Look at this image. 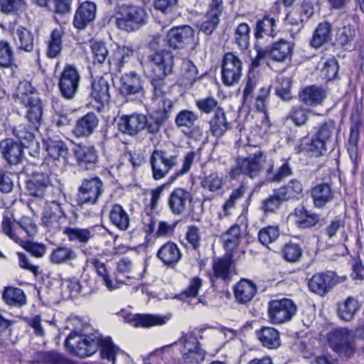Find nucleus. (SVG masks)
<instances>
[{
    "label": "nucleus",
    "mask_w": 364,
    "mask_h": 364,
    "mask_svg": "<svg viewBox=\"0 0 364 364\" xmlns=\"http://www.w3.org/2000/svg\"><path fill=\"white\" fill-rule=\"evenodd\" d=\"M46 168V164H42L40 171H35L27 183L29 194L36 198H46L47 200L51 198L48 195L50 193L53 195V197L61 196L63 193L60 188L54 187L53 179L55 176Z\"/></svg>",
    "instance_id": "1"
},
{
    "label": "nucleus",
    "mask_w": 364,
    "mask_h": 364,
    "mask_svg": "<svg viewBox=\"0 0 364 364\" xmlns=\"http://www.w3.org/2000/svg\"><path fill=\"white\" fill-rule=\"evenodd\" d=\"M100 341V336L85 335L74 331L65 339V346L71 354L85 358L92 355L98 350Z\"/></svg>",
    "instance_id": "2"
},
{
    "label": "nucleus",
    "mask_w": 364,
    "mask_h": 364,
    "mask_svg": "<svg viewBox=\"0 0 364 364\" xmlns=\"http://www.w3.org/2000/svg\"><path fill=\"white\" fill-rule=\"evenodd\" d=\"M16 96L21 103L28 109L26 117L33 125L41 123L43 116V106L36 90L28 81L21 82L17 87Z\"/></svg>",
    "instance_id": "3"
},
{
    "label": "nucleus",
    "mask_w": 364,
    "mask_h": 364,
    "mask_svg": "<svg viewBox=\"0 0 364 364\" xmlns=\"http://www.w3.org/2000/svg\"><path fill=\"white\" fill-rule=\"evenodd\" d=\"M355 331L346 328L338 327L327 333V341L330 348L341 357L352 358L356 349Z\"/></svg>",
    "instance_id": "4"
},
{
    "label": "nucleus",
    "mask_w": 364,
    "mask_h": 364,
    "mask_svg": "<svg viewBox=\"0 0 364 364\" xmlns=\"http://www.w3.org/2000/svg\"><path fill=\"white\" fill-rule=\"evenodd\" d=\"M148 21L149 14L146 9L134 5L121 6L116 18L117 27L127 32L139 30L145 26Z\"/></svg>",
    "instance_id": "5"
},
{
    "label": "nucleus",
    "mask_w": 364,
    "mask_h": 364,
    "mask_svg": "<svg viewBox=\"0 0 364 364\" xmlns=\"http://www.w3.org/2000/svg\"><path fill=\"white\" fill-rule=\"evenodd\" d=\"M61 196H55L47 199L43 207L41 221L43 225L46 227L49 231L56 232L62 231L65 227L67 223V215L63 210V204Z\"/></svg>",
    "instance_id": "6"
},
{
    "label": "nucleus",
    "mask_w": 364,
    "mask_h": 364,
    "mask_svg": "<svg viewBox=\"0 0 364 364\" xmlns=\"http://www.w3.org/2000/svg\"><path fill=\"white\" fill-rule=\"evenodd\" d=\"M105 191L103 181L98 176L83 178L77 188L75 196L77 205H95Z\"/></svg>",
    "instance_id": "7"
},
{
    "label": "nucleus",
    "mask_w": 364,
    "mask_h": 364,
    "mask_svg": "<svg viewBox=\"0 0 364 364\" xmlns=\"http://www.w3.org/2000/svg\"><path fill=\"white\" fill-rule=\"evenodd\" d=\"M177 345L181 346L180 351L185 363L198 364L204 360L205 353L200 348V343L193 333H185L183 332L178 341L170 344L171 354H172V348Z\"/></svg>",
    "instance_id": "8"
},
{
    "label": "nucleus",
    "mask_w": 364,
    "mask_h": 364,
    "mask_svg": "<svg viewBox=\"0 0 364 364\" xmlns=\"http://www.w3.org/2000/svg\"><path fill=\"white\" fill-rule=\"evenodd\" d=\"M257 51L256 59L253 61L255 65H258L257 60L269 58L275 62L282 63L290 58L293 52L294 45L287 41L280 40L271 46L262 48L255 45Z\"/></svg>",
    "instance_id": "9"
},
{
    "label": "nucleus",
    "mask_w": 364,
    "mask_h": 364,
    "mask_svg": "<svg viewBox=\"0 0 364 364\" xmlns=\"http://www.w3.org/2000/svg\"><path fill=\"white\" fill-rule=\"evenodd\" d=\"M153 178L160 180L164 178L169 171L178 164V155L156 149L152 152L150 158Z\"/></svg>",
    "instance_id": "10"
},
{
    "label": "nucleus",
    "mask_w": 364,
    "mask_h": 364,
    "mask_svg": "<svg viewBox=\"0 0 364 364\" xmlns=\"http://www.w3.org/2000/svg\"><path fill=\"white\" fill-rule=\"evenodd\" d=\"M297 311L296 304L289 299L272 300L269 302L268 315L273 324L289 321Z\"/></svg>",
    "instance_id": "11"
},
{
    "label": "nucleus",
    "mask_w": 364,
    "mask_h": 364,
    "mask_svg": "<svg viewBox=\"0 0 364 364\" xmlns=\"http://www.w3.org/2000/svg\"><path fill=\"white\" fill-rule=\"evenodd\" d=\"M80 79V75L74 66L68 65L65 67L58 82L60 92L65 99L73 100L75 97Z\"/></svg>",
    "instance_id": "12"
},
{
    "label": "nucleus",
    "mask_w": 364,
    "mask_h": 364,
    "mask_svg": "<svg viewBox=\"0 0 364 364\" xmlns=\"http://www.w3.org/2000/svg\"><path fill=\"white\" fill-rule=\"evenodd\" d=\"M149 67L151 69L149 75H169L172 73L173 56L165 49L151 53L147 57Z\"/></svg>",
    "instance_id": "13"
},
{
    "label": "nucleus",
    "mask_w": 364,
    "mask_h": 364,
    "mask_svg": "<svg viewBox=\"0 0 364 364\" xmlns=\"http://www.w3.org/2000/svg\"><path fill=\"white\" fill-rule=\"evenodd\" d=\"M173 107L171 100H164L162 103L155 105L153 112L146 118V127L149 133H159L162 125L168 119Z\"/></svg>",
    "instance_id": "14"
},
{
    "label": "nucleus",
    "mask_w": 364,
    "mask_h": 364,
    "mask_svg": "<svg viewBox=\"0 0 364 364\" xmlns=\"http://www.w3.org/2000/svg\"><path fill=\"white\" fill-rule=\"evenodd\" d=\"M242 63L233 53H226L223 60L222 80L224 85L232 86L238 83L242 75Z\"/></svg>",
    "instance_id": "15"
},
{
    "label": "nucleus",
    "mask_w": 364,
    "mask_h": 364,
    "mask_svg": "<svg viewBox=\"0 0 364 364\" xmlns=\"http://www.w3.org/2000/svg\"><path fill=\"white\" fill-rule=\"evenodd\" d=\"M144 80L135 71L123 74L120 77L119 92L126 97L142 95L144 92Z\"/></svg>",
    "instance_id": "16"
},
{
    "label": "nucleus",
    "mask_w": 364,
    "mask_h": 364,
    "mask_svg": "<svg viewBox=\"0 0 364 364\" xmlns=\"http://www.w3.org/2000/svg\"><path fill=\"white\" fill-rule=\"evenodd\" d=\"M194 31L189 26L172 28L166 34L165 41L173 49H183L193 42Z\"/></svg>",
    "instance_id": "17"
},
{
    "label": "nucleus",
    "mask_w": 364,
    "mask_h": 364,
    "mask_svg": "<svg viewBox=\"0 0 364 364\" xmlns=\"http://www.w3.org/2000/svg\"><path fill=\"white\" fill-rule=\"evenodd\" d=\"M73 154L77 165L82 170H93L97 166L98 152L93 146L82 144L75 145L73 148Z\"/></svg>",
    "instance_id": "18"
},
{
    "label": "nucleus",
    "mask_w": 364,
    "mask_h": 364,
    "mask_svg": "<svg viewBox=\"0 0 364 364\" xmlns=\"http://www.w3.org/2000/svg\"><path fill=\"white\" fill-rule=\"evenodd\" d=\"M193 201V196L183 188H176L170 194L168 205L171 213L176 215L183 214Z\"/></svg>",
    "instance_id": "19"
},
{
    "label": "nucleus",
    "mask_w": 364,
    "mask_h": 364,
    "mask_svg": "<svg viewBox=\"0 0 364 364\" xmlns=\"http://www.w3.org/2000/svg\"><path fill=\"white\" fill-rule=\"evenodd\" d=\"M1 225L2 230L6 235H8L15 242L18 243L33 256L36 257H42L45 255L46 250L45 245L31 242H25L13 233L12 228L11 227V221L8 217H4Z\"/></svg>",
    "instance_id": "20"
},
{
    "label": "nucleus",
    "mask_w": 364,
    "mask_h": 364,
    "mask_svg": "<svg viewBox=\"0 0 364 364\" xmlns=\"http://www.w3.org/2000/svg\"><path fill=\"white\" fill-rule=\"evenodd\" d=\"M87 262L90 264L95 269L97 276L101 278L103 284L109 290L114 291L120 287L122 284H127L118 274H116L115 279L112 280L107 265L97 258H90Z\"/></svg>",
    "instance_id": "21"
},
{
    "label": "nucleus",
    "mask_w": 364,
    "mask_h": 364,
    "mask_svg": "<svg viewBox=\"0 0 364 364\" xmlns=\"http://www.w3.org/2000/svg\"><path fill=\"white\" fill-rule=\"evenodd\" d=\"M266 157L262 152H257L238 161L240 171L250 178L258 176L264 168Z\"/></svg>",
    "instance_id": "22"
},
{
    "label": "nucleus",
    "mask_w": 364,
    "mask_h": 364,
    "mask_svg": "<svg viewBox=\"0 0 364 364\" xmlns=\"http://www.w3.org/2000/svg\"><path fill=\"white\" fill-rule=\"evenodd\" d=\"M97 7L91 1L82 3L77 8L74 19L73 26L78 30H83L90 25L96 16Z\"/></svg>",
    "instance_id": "23"
},
{
    "label": "nucleus",
    "mask_w": 364,
    "mask_h": 364,
    "mask_svg": "<svg viewBox=\"0 0 364 364\" xmlns=\"http://www.w3.org/2000/svg\"><path fill=\"white\" fill-rule=\"evenodd\" d=\"M146 117L140 114L124 115L118 121V129L122 133L135 135L146 127Z\"/></svg>",
    "instance_id": "24"
},
{
    "label": "nucleus",
    "mask_w": 364,
    "mask_h": 364,
    "mask_svg": "<svg viewBox=\"0 0 364 364\" xmlns=\"http://www.w3.org/2000/svg\"><path fill=\"white\" fill-rule=\"evenodd\" d=\"M334 273L327 272L314 274L309 281L308 286L311 291L319 296H324L334 284Z\"/></svg>",
    "instance_id": "25"
},
{
    "label": "nucleus",
    "mask_w": 364,
    "mask_h": 364,
    "mask_svg": "<svg viewBox=\"0 0 364 364\" xmlns=\"http://www.w3.org/2000/svg\"><path fill=\"white\" fill-rule=\"evenodd\" d=\"M13 40L20 50L31 53L34 50L36 38L28 28L18 26L11 30Z\"/></svg>",
    "instance_id": "26"
},
{
    "label": "nucleus",
    "mask_w": 364,
    "mask_h": 364,
    "mask_svg": "<svg viewBox=\"0 0 364 364\" xmlns=\"http://www.w3.org/2000/svg\"><path fill=\"white\" fill-rule=\"evenodd\" d=\"M48 155L54 160L62 159L67 162L69 156L68 149L65 143L58 136H48L43 140Z\"/></svg>",
    "instance_id": "27"
},
{
    "label": "nucleus",
    "mask_w": 364,
    "mask_h": 364,
    "mask_svg": "<svg viewBox=\"0 0 364 364\" xmlns=\"http://www.w3.org/2000/svg\"><path fill=\"white\" fill-rule=\"evenodd\" d=\"M22 145L11 139H6L1 141L0 149L5 160L11 165H16L23 159Z\"/></svg>",
    "instance_id": "28"
},
{
    "label": "nucleus",
    "mask_w": 364,
    "mask_h": 364,
    "mask_svg": "<svg viewBox=\"0 0 364 364\" xmlns=\"http://www.w3.org/2000/svg\"><path fill=\"white\" fill-rule=\"evenodd\" d=\"M98 124L97 115L94 112H88L77 120L73 133L77 137H88L97 129Z\"/></svg>",
    "instance_id": "29"
},
{
    "label": "nucleus",
    "mask_w": 364,
    "mask_h": 364,
    "mask_svg": "<svg viewBox=\"0 0 364 364\" xmlns=\"http://www.w3.org/2000/svg\"><path fill=\"white\" fill-rule=\"evenodd\" d=\"M232 269V261L230 256L225 255L222 258L214 260L213 264V273H210V279L212 282L220 279L224 281L230 279V274Z\"/></svg>",
    "instance_id": "30"
},
{
    "label": "nucleus",
    "mask_w": 364,
    "mask_h": 364,
    "mask_svg": "<svg viewBox=\"0 0 364 364\" xmlns=\"http://www.w3.org/2000/svg\"><path fill=\"white\" fill-rule=\"evenodd\" d=\"M277 21L269 14L264 15L256 21L254 29V36L256 39L263 38L264 36H275Z\"/></svg>",
    "instance_id": "31"
},
{
    "label": "nucleus",
    "mask_w": 364,
    "mask_h": 364,
    "mask_svg": "<svg viewBox=\"0 0 364 364\" xmlns=\"http://www.w3.org/2000/svg\"><path fill=\"white\" fill-rule=\"evenodd\" d=\"M126 320L134 327L149 328L154 326H161L166 323L167 318L158 315L130 314L128 315Z\"/></svg>",
    "instance_id": "32"
},
{
    "label": "nucleus",
    "mask_w": 364,
    "mask_h": 364,
    "mask_svg": "<svg viewBox=\"0 0 364 364\" xmlns=\"http://www.w3.org/2000/svg\"><path fill=\"white\" fill-rule=\"evenodd\" d=\"M256 336L262 345L269 349H277L280 346L279 333L272 327L264 326L256 331Z\"/></svg>",
    "instance_id": "33"
},
{
    "label": "nucleus",
    "mask_w": 364,
    "mask_h": 364,
    "mask_svg": "<svg viewBox=\"0 0 364 364\" xmlns=\"http://www.w3.org/2000/svg\"><path fill=\"white\" fill-rule=\"evenodd\" d=\"M299 100L309 106L320 105L326 97L324 90L315 85L306 87L299 94Z\"/></svg>",
    "instance_id": "34"
},
{
    "label": "nucleus",
    "mask_w": 364,
    "mask_h": 364,
    "mask_svg": "<svg viewBox=\"0 0 364 364\" xmlns=\"http://www.w3.org/2000/svg\"><path fill=\"white\" fill-rule=\"evenodd\" d=\"M157 257L165 265L173 266L181 259V254L177 245L169 242L161 247L157 252Z\"/></svg>",
    "instance_id": "35"
},
{
    "label": "nucleus",
    "mask_w": 364,
    "mask_h": 364,
    "mask_svg": "<svg viewBox=\"0 0 364 364\" xmlns=\"http://www.w3.org/2000/svg\"><path fill=\"white\" fill-rule=\"evenodd\" d=\"M358 300L353 296H348L338 304V315L345 321H350L360 309Z\"/></svg>",
    "instance_id": "36"
},
{
    "label": "nucleus",
    "mask_w": 364,
    "mask_h": 364,
    "mask_svg": "<svg viewBox=\"0 0 364 364\" xmlns=\"http://www.w3.org/2000/svg\"><path fill=\"white\" fill-rule=\"evenodd\" d=\"M273 168L274 164L271 161L266 168V180L268 182L279 183L293 175V169L287 161L283 163L275 171Z\"/></svg>",
    "instance_id": "37"
},
{
    "label": "nucleus",
    "mask_w": 364,
    "mask_h": 364,
    "mask_svg": "<svg viewBox=\"0 0 364 364\" xmlns=\"http://www.w3.org/2000/svg\"><path fill=\"white\" fill-rule=\"evenodd\" d=\"M256 292V285L247 279H241L235 287L234 291L236 299L241 304L250 301Z\"/></svg>",
    "instance_id": "38"
},
{
    "label": "nucleus",
    "mask_w": 364,
    "mask_h": 364,
    "mask_svg": "<svg viewBox=\"0 0 364 364\" xmlns=\"http://www.w3.org/2000/svg\"><path fill=\"white\" fill-rule=\"evenodd\" d=\"M311 196L316 208H322L333 199V192L327 183H321L311 188Z\"/></svg>",
    "instance_id": "39"
},
{
    "label": "nucleus",
    "mask_w": 364,
    "mask_h": 364,
    "mask_svg": "<svg viewBox=\"0 0 364 364\" xmlns=\"http://www.w3.org/2000/svg\"><path fill=\"white\" fill-rule=\"evenodd\" d=\"M91 97L103 106L105 103H108L110 100L109 85L108 81L100 77L97 80H94L92 83Z\"/></svg>",
    "instance_id": "40"
},
{
    "label": "nucleus",
    "mask_w": 364,
    "mask_h": 364,
    "mask_svg": "<svg viewBox=\"0 0 364 364\" xmlns=\"http://www.w3.org/2000/svg\"><path fill=\"white\" fill-rule=\"evenodd\" d=\"M230 128L223 109H217L210 121V131L213 136L221 137Z\"/></svg>",
    "instance_id": "41"
},
{
    "label": "nucleus",
    "mask_w": 364,
    "mask_h": 364,
    "mask_svg": "<svg viewBox=\"0 0 364 364\" xmlns=\"http://www.w3.org/2000/svg\"><path fill=\"white\" fill-rule=\"evenodd\" d=\"M167 76L163 75H149L154 90V98L158 101V105L162 103L164 100H171L165 97L170 91V85L166 80Z\"/></svg>",
    "instance_id": "42"
},
{
    "label": "nucleus",
    "mask_w": 364,
    "mask_h": 364,
    "mask_svg": "<svg viewBox=\"0 0 364 364\" xmlns=\"http://www.w3.org/2000/svg\"><path fill=\"white\" fill-rule=\"evenodd\" d=\"M331 24L324 21L320 23L315 29L310 41V46L314 48H319L331 38Z\"/></svg>",
    "instance_id": "43"
},
{
    "label": "nucleus",
    "mask_w": 364,
    "mask_h": 364,
    "mask_svg": "<svg viewBox=\"0 0 364 364\" xmlns=\"http://www.w3.org/2000/svg\"><path fill=\"white\" fill-rule=\"evenodd\" d=\"M355 36V26L348 23L337 30L336 43L346 50L349 49L352 47Z\"/></svg>",
    "instance_id": "44"
},
{
    "label": "nucleus",
    "mask_w": 364,
    "mask_h": 364,
    "mask_svg": "<svg viewBox=\"0 0 364 364\" xmlns=\"http://www.w3.org/2000/svg\"><path fill=\"white\" fill-rule=\"evenodd\" d=\"M200 186L205 191L215 193L222 189L224 186V179L218 172H204L200 177Z\"/></svg>",
    "instance_id": "45"
},
{
    "label": "nucleus",
    "mask_w": 364,
    "mask_h": 364,
    "mask_svg": "<svg viewBox=\"0 0 364 364\" xmlns=\"http://www.w3.org/2000/svg\"><path fill=\"white\" fill-rule=\"evenodd\" d=\"M64 31L61 28L54 29L47 41L46 55L49 58H57L60 56L63 46L62 38Z\"/></svg>",
    "instance_id": "46"
},
{
    "label": "nucleus",
    "mask_w": 364,
    "mask_h": 364,
    "mask_svg": "<svg viewBox=\"0 0 364 364\" xmlns=\"http://www.w3.org/2000/svg\"><path fill=\"white\" fill-rule=\"evenodd\" d=\"M109 220L112 224L120 230H127L129 227V216L120 205L115 204L112 206L109 213Z\"/></svg>",
    "instance_id": "47"
},
{
    "label": "nucleus",
    "mask_w": 364,
    "mask_h": 364,
    "mask_svg": "<svg viewBox=\"0 0 364 364\" xmlns=\"http://www.w3.org/2000/svg\"><path fill=\"white\" fill-rule=\"evenodd\" d=\"M286 201L298 200L303 193V185L296 178L291 179L288 183L277 188Z\"/></svg>",
    "instance_id": "48"
},
{
    "label": "nucleus",
    "mask_w": 364,
    "mask_h": 364,
    "mask_svg": "<svg viewBox=\"0 0 364 364\" xmlns=\"http://www.w3.org/2000/svg\"><path fill=\"white\" fill-rule=\"evenodd\" d=\"M77 258L76 252L69 247L60 246L51 252L49 260L54 264L69 263Z\"/></svg>",
    "instance_id": "49"
},
{
    "label": "nucleus",
    "mask_w": 364,
    "mask_h": 364,
    "mask_svg": "<svg viewBox=\"0 0 364 364\" xmlns=\"http://www.w3.org/2000/svg\"><path fill=\"white\" fill-rule=\"evenodd\" d=\"M337 129L333 121L324 122L318 128L315 136L329 145V149L333 150L336 145V136Z\"/></svg>",
    "instance_id": "50"
},
{
    "label": "nucleus",
    "mask_w": 364,
    "mask_h": 364,
    "mask_svg": "<svg viewBox=\"0 0 364 364\" xmlns=\"http://www.w3.org/2000/svg\"><path fill=\"white\" fill-rule=\"evenodd\" d=\"M296 222L301 228L315 226L319 221V215L306 210L304 207L295 209Z\"/></svg>",
    "instance_id": "51"
},
{
    "label": "nucleus",
    "mask_w": 364,
    "mask_h": 364,
    "mask_svg": "<svg viewBox=\"0 0 364 364\" xmlns=\"http://www.w3.org/2000/svg\"><path fill=\"white\" fill-rule=\"evenodd\" d=\"M70 242H79L86 244L94 236L93 230L89 228H77L65 227L62 230Z\"/></svg>",
    "instance_id": "52"
},
{
    "label": "nucleus",
    "mask_w": 364,
    "mask_h": 364,
    "mask_svg": "<svg viewBox=\"0 0 364 364\" xmlns=\"http://www.w3.org/2000/svg\"><path fill=\"white\" fill-rule=\"evenodd\" d=\"M250 28L246 23H240L235 29L234 42L237 44L239 49L245 50L250 46Z\"/></svg>",
    "instance_id": "53"
},
{
    "label": "nucleus",
    "mask_w": 364,
    "mask_h": 364,
    "mask_svg": "<svg viewBox=\"0 0 364 364\" xmlns=\"http://www.w3.org/2000/svg\"><path fill=\"white\" fill-rule=\"evenodd\" d=\"M3 299L10 306H22L26 304L23 291L17 287H6L3 292Z\"/></svg>",
    "instance_id": "54"
},
{
    "label": "nucleus",
    "mask_w": 364,
    "mask_h": 364,
    "mask_svg": "<svg viewBox=\"0 0 364 364\" xmlns=\"http://www.w3.org/2000/svg\"><path fill=\"white\" fill-rule=\"evenodd\" d=\"M36 359L39 364H74L55 351L39 352Z\"/></svg>",
    "instance_id": "55"
},
{
    "label": "nucleus",
    "mask_w": 364,
    "mask_h": 364,
    "mask_svg": "<svg viewBox=\"0 0 364 364\" xmlns=\"http://www.w3.org/2000/svg\"><path fill=\"white\" fill-rule=\"evenodd\" d=\"M279 193V190L275 188L272 194L262 201L261 208L264 213H274L283 202H286Z\"/></svg>",
    "instance_id": "56"
},
{
    "label": "nucleus",
    "mask_w": 364,
    "mask_h": 364,
    "mask_svg": "<svg viewBox=\"0 0 364 364\" xmlns=\"http://www.w3.org/2000/svg\"><path fill=\"white\" fill-rule=\"evenodd\" d=\"M198 121V116L193 111L183 109L175 117V124L179 128H191Z\"/></svg>",
    "instance_id": "57"
},
{
    "label": "nucleus",
    "mask_w": 364,
    "mask_h": 364,
    "mask_svg": "<svg viewBox=\"0 0 364 364\" xmlns=\"http://www.w3.org/2000/svg\"><path fill=\"white\" fill-rule=\"evenodd\" d=\"M100 347L102 358L111 361L112 364H116V357L119 349L114 345L111 338L101 337Z\"/></svg>",
    "instance_id": "58"
},
{
    "label": "nucleus",
    "mask_w": 364,
    "mask_h": 364,
    "mask_svg": "<svg viewBox=\"0 0 364 364\" xmlns=\"http://www.w3.org/2000/svg\"><path fill=\"white\" fill-rule=\"evenodd\" d=\"M90 49L92 55L94 63L102 64L108 58L109 51L106 44L101 41H90Z\"/></svg>",
    "instance_id": "59"
},
{
    "label": "nucleus",
    "mask_w": 364,
    "mask_h": 364,
    "mask_svg": "<svg viewBox=\"0 0 364 364\" xmlns=\"http://www.w3.org/2000/svg\"><path fill=\"white\" fill-rule=\"evenodd\" d=\"M306 152L311 156L319 157L326 154L329 149V145L315 135L311 138V141L306 145Z\"/></svg>",
    "instance_id": "60"
},
{
    "label": "nucleus",
    "mask_w": 364,
    "mask_h": 364,
    "mask_svg": "<svg viewBox=\"0 0 364 364\" xmlns=\"http://www.w3.org/2000/svg\"><path fill=\"white\" fill-rule=\"evenodd\" d=\"M240 234L241 230L240 226L235 225L223 235V243L227 250H232L238 245Z\"/></svg>",
    "instance_id": "61"
},
{
    "label": "nucleus",
    "mask_w": 364,
    "mask_h": 364,
    "mask_svg": "<svg viewBox=\"0 0 364 364\" xmlns=\"http://www.w3.org/2000/svg\"><path fill=\"white\" fill-rule=\"evenodd\" d=\"M134 50L132 48L129 46H124L122 48L121 51L115 53V58L109 59V71L116 73L121 72V68L123 63V60L127 57L132 55Z\"/></svg>",
    "instance_id": "62"
},
{
    "label": "nucleus",
    "mask_w": 364,
    "mask_h": 364,
    "mask_svg": "<svg viewBox=\"0 0 364 364\" xmlns=\"http://www.w3.org/2000/svg\"><path fill=\"white\" fill-rule=\"evenodd\" d=\"M18 227H14L11 224L12 232L19 238L22 236V233H26L28 237H33L37 232L36 225L31 222L29 218H22L17 223Z\"/></svg>",
    "instance_id": "63"
},
{
    "label": "nucleus",
    "mask_w": 364,
    "mask_h": 364,
    "mask_svg": "<svg viewBox=\"0 0 364 364\" xmlns=\"http://www.w3.org/2000/svg\"><path fill=\"white\" fill-rule=\"evenodd\" d=\"M14 134L19 140L20 145L23 148H28L35 142V136L24 125H19L14 129Z\"/></svg>",
    "instance_id": "64"
}]
</instances>
